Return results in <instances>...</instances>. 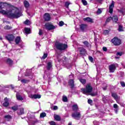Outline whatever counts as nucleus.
Returning <instances> with one entry per match:
<instances>
[{
	"mask_svg": "<svg viewBox=\"0 0 125 125\" xmlns=\"http://www.w3.org/2000/svg\"><path fill=\"white\" fill-rule=\"evenodd\" d=\"M111 42L116 46L122 44V40L117 37H115L111 40Z\"/></svg>",
	"mask_w": 125,
	"mask_h": 125,
	"instance_id": "4",
	"label": "nucleus"
},
{
	"mask_svg": "<svg viewBox=\"0 0 125 125\" xmlns=\"http://www.w3.org/2000/svg\"><path fill=\"white\" fill-rule=\"evenodd\" d=\"M20 41H21V38L19 36L17 37L15 41L16 44H19V43L20 42Z\"/></svg>",
	"mask_w": 125,
	"mask_h": 125,
	"instance_id": "23",
	"label": "nucleus"
},
{
	"mask_svg": "<svg viewBox=\"0 0 125 125\" xmlns=\"http://www.w3.org/2000/svg\"><path fill=\"white\" fill-rule=\"evenodd\" d=\"M3 8V7L2 6V2H0V10H1Z\"/></svg>",
	"mask_w": 125,
	"mask_h": 125,
	"instance_id": "56",
	"label": "nucleus"
},
{
	"mask_svg": "<svg viewBox=\"0 0 125 125\" xmlns=\"http://www.w3.org/2000/svg\"><path fill=\"white\" fill-rule=\"evenodd\" d=\"M92 102H93L92 100H91V99L88 100L87 103L88 104H92Z\"/></svg>",
	"mask_w": 125,
	"mask_h": 125,
	"instance_id": "53",
	"label": "nucleus"
},
{
	"mask_svg": "<svg viewBox=\"0 0 125 125\" xmlns=\"http://www.w3.org/2000/svg\"><path fill=\"white\" fill-rule=\"evenodd\" d=\"M11 87L12 89H14V86H13V85H11Z\"/></svg>",
	"mask_w": 125,
	"mask_h": 125,
	"instance_id": "63",
	"label": "nucleus"
},
{
	"mask_svg": "<svg viewBox=\"0 0 125 125\" xmlns=\"http://www.w3.org/2000/svg\"><path fill=\"white\" fill-rule=\"evenodd\" d=\"M59 25L60 27H62V26L64 25V22L63 21H60Z\"/></svg>",
	"mask_w": 125,
	"mask_h": 125,
	"instance_id": "46",
	"label": "nucleus"
},
{
	"mask_svg": "<svg viewBox=\"0 0 125 125\" xmlns=\"http://www.w3.org/2000/svg\"><path fill=\"white\" fill-rule=\"evenodd\" d=\"M80 83H82V84H85L86 83V80L83 79H80L79 80Z\"/></svg>",
	"mask_w": 125,
	"mask_h": 125,
	"instance_id": "30",
	"label": "nucleus"
},
{
	"mask_svg": "<svg viewBox=\"0 0 125 125\" xmlns=\"http://www.w3.org/2000/svg\"><path fill=\"white\" fill-rule=\"evenodd\" d=\"M68 84L70 85V88L73 89V88L75 87V82L74 81V80L70 79L68 82Z\"/></svg>",
	"mask_w": 125,
	"mask_h": 125,
	"instance_id": "13",
	"label": "nucleus"
},
{
	"mask_svg": "<svg viewBox=\"0 0 125 125\" xmlns=\"http://www.w3.org/2000/svg\"><path fill=\"white\" fill-rule=\"evenodd\" d=\"M2 6L3 7V8L7 6H9V7H13V8L15 7V6L12 5L11 4L6 2H2Z\"/></svg>",
	"mask_w": 125,
	"mask_h": 125,
	"instance_id": "15",
	"label": "nucleus"
},
{
	"mask_svg": "<svg viewBox=\"0 0 125 125\" xmlns=\"http://www.w3.org/2000/svg\"><path fill=\"white\" fill-rule=\"evenodd\" d=\"M72 111L77 112L79 111V106L77 104H75L72 105Z\"/></svg>",
	"mask_w": 125,
	"mask_h": 125,
	"instance_id": "16",
	"label": "nucleus"
},
{
	"mask_svg": "<svg viewBox=\"0 0 125 125\" xmlns=\"http://www.w3.org/2000/svg\"><path fill=\"white\" fill-rule=\"evenodd\" d=\"M39 36H42V30L41 29H39Z\"/></svg>",
	"mask_w": 125,
	"mask_h": 125,
	"instance_id": "55",
	"label": "nucleus"
},
{
	"mask_svg": "<svg viewBox=\"0 0 125 125\" xmlns=\"http://www.w3.org/2000/svg\"><path fill=\"white\" fill-rule=\"evenodd\" d=\"M16 97L17 100H19L20 101H22V100H24V99H23V97L22 96H21V95L18 93L16 94Z\"/></svg>",
	"mask_w": 125,
	"mask_h": 125,
	"instance_id": "19",
	"label": "nucleus"
},
{
	"mask_svg": "<svg viewBox=\"0 0 125 125\" xmlns=\"http://www.w3.org/2000/svg\"><path fill=\"white\" fill-rule=\"evenodd\" d=\"M23 5L25 7V8H28V7L30 6V3L26 0H25L23 1Z\"/></svg>",
	"mask_w": 125,
	"mask_h": 125,
	"instance_id": "20",
	"label": "nucleus"
},
{
	"mask_svg": "<svg viewBox=\"0 0 125 125\" xmlns=\"http://www.w3.org/2000/svg\"><path fill=\"white\" fill-rule=\"evenodd\" d=\"M78 50L80 55H84L86 53V50L83 47H78Z\"/></svg>",
	"mask_w": 125,
	"mask_h": 125,
	"instance_id": "11",
	"label": "nucleus"
},
{
	"mask_svg": "<svg viewBox=\"0 0 125 125\" xmlns=\"http://www.w3.org/2000/svg\"><path fill=\"white\" fill-rule=\"evenodd\" d=\"M109 12L110 13V14H112V13H113V8H109Z\"/></svg>",
	"mask_w": 125,
	"mask_h": 125,
	"instance_id": "54",
	"label": "nucleus"
},
{
	"mask_svg": "<svg viewBox=\"0 0 125 125\" xmlns=\"http://www.w3.org/2000/svg\"><path fill=\"white\" fill-rule=\"evenodd\" d=\"M71 117L75 120H80L82 115H81V112L75 111L72 113Z\"/></svg>",
	"mask_w": 125,
	"mask_h": 125,
	"instance_id": "5",
	"label": "nucleus"
},
{
	"mask_svg": "<svg viewBox=\"0 0 125 125\" xmlns=\"http://www.w3.org/2000/svg\"><path fill=\"white\" fill-rule=\"evenodd\" d=\"M116 114H118V112L119 111V108H115V109L114 110Z\"/></svg>",
	"mask_w": 125,
	"mask_h": 125,
	"instance_id": "60",
	"label": "nucleus"
},
{
	"mask_svg": "<svg viewBox=\"0 0 125 125\" xmlns=\"http://www.w3.org/2000/svg\"><path fill=\"white\" fill-rule=\"evenodd\" d=\"M111 18L112 21H115V23H117V22H118V21L119 20L117 16H113L112 17H111Z\"/></svg>",
	"mask_w": 125,
	"mask_h": 125,
	"instance_id": "25",
	"label": "nucleus"
},
{
	"mask_svg": "<svg viewBox=\"0 0 125 125\" xmlns=\"http://www.w3.org/2000/svg\"><path fill=\"white\" fill-rule=\"evenodd\" d=\"M6 63L7 64H8L9 66H12V64H13V61H12L10 58H8L6 60Z\"/></svg>",
	"mask_w": 125,
	"mask_h": 125,
	"instance_id": "18",
	"label": "nucleus"
},
{
	"mask_svg": "<svg viewBox=\"0 0 125 125\" xmlns=\"http://www.w3.org/2000/svg\"><path fill=\"white\" fill-rule=\"evenodd\" d=\"M111 20L112 17H108L105 21V24H107V23H109V22H110Z\"/></svg>",
	"mask_w": 125,
	"mask_h": 125,
	"instance_id": "35",
	"label": "nucleus"
},
{
	"mask_svg": "<svg viewBox=\"0 0 125 125\" xmlns=\"http://www.w3.org/2000/svg\"><path fill=\"white\" fill-rule=\"evenodd\" d=\"M80 29L83 33H84V32H86L87 30V24L82 23L81 24L79 25Z\"/></svg>",
	"mask_w": 125,
	"mask_h": 125,
	"instance_id": "8",
	"label": "nucleus"
},
{
	"mask_svg": "<svg viewBox=\"0 0 125 125\" xmlns=\"http://www.w3.org/2000/svg\"><path fill=\"white\" fill-rule=\"evenodd\" d=\"M118 31L119 32H123L124 29H123V26L120 25L118 27Z\"/></svg>",
	"mask_w": 125,
	"mask_h": 125,
	"instance_id": "36",
	"label": "nucleus"
},
{
	"mask_svg": "<svg viewBox=\"0 0 125 125\" xmlns=\"http://www.w3.org/2000/svg\"><path fill=\"white\" fill-rule=\"evenodd\" d=\"M116 55L118 56L119 55V56H122L123 55V52H119L116 53Z\"/></svg>",
	"mask_w": 125,
	"mask_h": 125,
	"instance_id": "51",
	"label": "nucleus"
},
{
	"mask_svg": "<svg viewBox=\"0 0 125 125\" xmlns=\"http://www.w3.org/2000/svg\"><path fill=\"white\" fill-rule=\"evenodd\" d=\"M4 118H5V120H6V121H7V122H9L12 119V116H11V115L9 114L5 115L4 116Z\"/></svg>",
	"mask_w": 125,
	"mask_h": 125,
	"instance_id": "17",
	"label": "nucleus"
},
{
	"mask_svg": "<svg viewBox=\"0 0 125 125\" xmlns=\"http://www.w3.org/2000/svg\"><path fill=\"white\" fill-rule=\"evenodd\" d=\"M21 83H28L30 82L29 80H25V79H22L21 81Z\"/></svg>",
	"mask_w": 125,
	"mask_h": 125,
	"instance_id": "33",
	"label": "nucleus"
},
{
	"mask_svg": "<svg viewBox=\"0 0 125 125\" xmlns=\"http://www.w3.org/2000/svg\"><path fill=\"white\" fill-rule=\"evenodd\" d=\"M44 26L46 30H48V31H51L55 29L54 25L52 24L50 22L46 23Z\"/></svg>",
	"mask_w": 125,
	"mask_h": 125,
	"instance_id": "6",
	"label": "nucleus"
},
{
	"mask_svg": "<svg viewBox=\"0 0 125 125\" xmlns=\"http://www.w3.org/2000/svg\"><path fill=\"white\" fill-rule=\"evenodd\" d=\"M24 31L26 34H30V33L31 32V28L25 27L24 28Z\"/></svg>",
	"mask_w": 125,
	"mask_h": 125,
	"instance_id": "29",
	"label": "nucleus"
},
{
	"mask_svg": "<svg viewBox=\"0 0 125 125\" xmlns=\"http://www.w3.org/2000/svg\"><path fill=\"white\" fill-rule=\"evenodd\" d=\"M107 87H108V85H106L104 87H103V90H107Z\"/></svg>",
	"mask_w": 125,
	"mask_h": 125,
	"instance_id": "58",
	"label": "nucleus"
},
{
	"mask_svg": "<svg viewBox=\"0 0 125 125\" xmlns=\"http://www.w3.org/2000/svg\"><path fill=\"white\" fill-rule=\"evenodd\" d=\"M62 59L64 60V61H65V62H69V60H70V59L64 56L63 58H62Z\"/></svg>",
	"mask_w": 125,
	"mask_h": 125,
	"instance_id": "40",
	"label": "nucleus"
},
{
	"mask_svg": "<svg viewBox=\"0 0 125 125\" xmlns=\"http://www.w3.org/2000/svg\"><path fill=\"white\" fill-rule=\"evenodd\" d=\"M83 21H87V22H89V23H93V20H92V19L89 17L84 18Z\"/></svg>",
	"mask_w": 125,
	"mask_h": 125,
	"instance_id": "21",
	"label": "nucleus"
},
{
	"mask_svg": "<svg viewBox=\"0 0 125 125\" xmlns=\"http://www.w3.org/2000/svg\"><path fill=\"white\" fill-rule=\"evenodd\" d=\"M48 54L47 53H44L42 57V59H45V58H46L48 56Z\"/></svg>",
	"mask_w": 125,
	"mask_h": 125,
	"instance_id": "43",
	"label": "nucleus"
},
{
	"mask_svg": "<svg viewBox=\"0 0 125 125\" xmlns=\"http://www.w3.org/2000/svg\"><path fill=\"white\" fill-rule=\"evenodd\" d=\"M51 68H52V63L51 62H48L47 64L46 69L48 71H49Z\"/></svg>",
	"mask_w": 125,
	"mask_h": 125,
	"instance_id": "22",
	"label": "nucleus"
},
{
	"mask_svg": "<svg viewBox=\"0 0 125 125\" xmlns=\"http://www.w3.org/2000/svg\"><path fill=\"white\" fill-rule=\"evenodd\" d=\"M88 59L91 63H93V58H92L91 56H88Z\"/></svg>",
	"mask_w": 125,
	"mask_h": 125,
	"instance_id": "44",
	"label": "nucleus"
},
{
	"mask_svg": "<svg viewBox=\"0 0 125 125\" xmlns=\"http://www.w3.org/2000/svg\"><path fill=\"white\" fill-rule=\"evenodd\" d=\"M5 22L6 23V24H10V21H6Z\"/></svg>",
	"mask_w": 125,
	"mask_h": 125,
	"instance_id": "62",
	"label": "nucleus"
},
{
	"mask_svg": "<svg viewBox=\"0 0 125 125\" xmlns=\"http://www.w3.org/2000/svg\"><path fill=\"white\" fill-rule=\"evenodd\" d=\"M30 21L29 20H26L25 21H24V24L25 25H30Z\"/></svg>",
	"mask_w": 125,
	"mask_h": 125,
	"instance_id": "39",
	"label": "nucleus"
},
{
	"mask_svg": "<svg viewBox=\"0 0 125 125\" xmlns=\"http://www.w3.org/2000/svg\"><path fill=\"white\" fill-rule=\"evenodd\" d=\"M54 110H57L58 109V107L56 105H54L53 107Z\"/></svg>",
	"mask_w": 125,
	"mask_h": 125,
	"instance_id": "59",
	"label": "nucleus"
},
{
	"mask_svg": "<svg viewBox=\"0 0 125 125\" xmlns=\"http://www.w3.org/2000/svg\"><path fill=\"white\" fill-rule=\"evenodd\" d=\"M113 7H115V3L114 2V1H112L111 2V4L109 6L110 8H113Z\"/></svg>",
	"mask_w": 125,
	"mask_h": 125,
	"instance_id": "38",
	"label": "nucleus"
},
{
	"mask_svg": "<svg viewBox=\"0 0 125 125\" xmlns=\"http://www.w3.org/2000/svg\"><path fill=\"white\" fill-rule=\"evenodd\" d=\"M54 119L56 121H57L58 122H60V121H61V118L59 115L55 116Z\"/></svg>",
	"mask_w": 125,
	"mask_h": 125,
	"instance_id": "28",
	"label": "nucleus"
},
{
	"mask_svg": "<svg viewBox=\"0 0 125 125\" xmlns=\"http://www.w3.org/2000/svg\"><path fill=\"white\" fill-rule=\"evenodd\" d=\"M70 2L67 1L65 3V6L66 7V8H69V5H70Z\"/></svg>",
	"mask_w": 125,
	"mask_h": 125,
	"instance_id": "42",
	"label": "nucleus"
},
{
	"mask_svg": "<svg viewBox=\"0 0 125 125\" xmlns=\"http://www.w3.org/2000/svg\"><path fill=\"white\" fill-rule=\"evenodd\" d=\"M55 47L58 50L63 51L66 50L68 48V45L65 43H63L60 42H56L55 43Z\"/></svg>",
	"mask_w": 125,
	"mask_h": 125,
	"instance_id": "2",
	"label": "nucleus"
},
{
	"mask_svg": "<svg viewBox=\"0 0 125 125\" xmlns=\"http://www.w3.org/2000/svg\"><path fill=\"white\" fill-rule=\"evenodd\" d=\"M62 101H63V102H67V101H68V98L66 96L63 97Z\"/></svg>",
	"mask_w": 125,
	"mask_h": 125,
	"instance_id": "41",
	"label": "nucleus"
},
{
	"mask_svg": "<svg viewBox=\"0 0 125 125\" xmlns=\"http://www.w3.org/2000/svg\"><path fill=\"white\" fill-rule=\"evenodd\" d=\"M103 50L104 51H105V52L107 51V47H103Z\"/></svg>",
	"mask_w": 125,
	"mask_h": 125,
	"instance_id": "57",
	"label": "nucleus"
},
{
	"mask_svg": "<svg viewBox=\"0 0 125 125\" xmlns=\"http://www.w3.org/2000/svg\"><path fill=\"white\" fill-rule=\"evenodd\" d=\"M82 2L83 5H84V6L87 5V1L86 0H82Z\"/></svg>",
	"mask_w": 125,
	"mask_h": 125,
	"instance_id": "37",
	"label": "nucleus"
},
{
	"mask_svg": "<svg viewBox=\"0 0 125 125\" xmlns=\"http://www.w3.org/2000/svg\"><path fill=\"white\" fill-rule=\"evenodd\" d=\"M102 13V10L100 8H98L97 11V14H101Z\"/></svg>",
	"mask_w": 125,
	"mask_h": 125,
	"instance_id": "45",
	"label": "nucleus"
},
{
	"mask_svg": "<svg viewBox=\"0 0 125 125\" xmlns=\"http://www.w3.org/2000/svg\"><path fill=\"white\" fill-rule=\"evenodd\" d=\"M46 117V113L45 112H42L40 114V118H44Z\"/></svg>",
	"mask_w": 125,
	"mask_h": 125,
	"instance_id": "34",
	"label": "nucleus"
},
{
	"mask_svg": "<svg viewBox=\"0 0 125 125\" xmlns=\"http://www.w3.org/2000/svg\"><path fill=\"white\" fill-rule=\"evenodd\" d=\"M109 32L110 31L109 30H104V35H108V34H109Z\"/></svg>",
	"mask_w": 125,
	"mask_h": 125,
	"instance_id": "50",
	"label": "nucleus"
},
{
	"mask_svg": "<svg viewBox=\"0 0 125 125\" xmlns=\"http://www.w3.org/2000/svg\"><path fill=\"white\" fill-rule=\"evenodd\" d=\"M4 30H11L12 29V26L9 25H6L4 27Z\"/></svg>",
	"mask_w": 125,
	"mask_h": 125,
	"instance_id": "27",
	"label": "nucleus"
},
{
	"mask_svg": "<svg viewBox=\"0 0 125 125\" xmlns=\"http://www.w3.org/2000/svg\"><path fill=\"white\" fill-rule=\"evenodd\" d=\"M90 95H91V96H92L93 97H94V96H96V95H97V92L91 93L90 94Z\"/></svg>",
	"mask_w": 125,
	"mask_h": 125,
	"instance_id": "47",
	"label": "nucleus"
},
{
	"mask_svg": "<svg viewBox=\"0 0 125 125\" xmlns=\"http://www.w3.org/2000/svg\"><path fill=\"white\" fill-rule=\"evenodd\" d=\"M4 102L2 104L3 107H4L5 108H7L8 106H9V100H8V99L7 97H5L4 99Z\"/></svg>",
	"mask_w": 125,
	"mask_h": 125,
	"instance_id": "12",
	"label": "nucleus"
},
{
	"mask_svg": "<svg viewBox=\"0 0 125 125\" xmlns=\"http://www.w3.org/2000/svg\"><path fill=\"white\" fill-rule=\"evenodd\" d=\"M111 96L112 97H113L115 100H118V99L119 98L118 95L116 93H112Z\"/></svg>",
	"mask_w": 125,
	"mask_h": 125,
	"instance_id": "24",
	"label": "nucleus"
},
{
	"mask_svg": "<svg viewBox=\"0 0 125 125\" xmlns=\"http://www.w3.org/2000/svg\"><path fill=\"white\" fill-rule=\"evenodd\" d=\"M12 110L14 111V112L17 111L18 110V105H16L15 106H13L11 107Z\"/></svg>",
	"mask_w": 125,
	"mask_h": 125,
	"instance_id": "32",
	"label": "nucleus"
},
{
	"mask_svg": "<svg viewBox=\"0 0 125 125\" xmlns=\"http://www.w3.org/2000/svg\"><path fill=\"white\" fill-rule=\"evenodd\" d=\"M43 18L44 21H46V22H48V21H50V19H51V17H50V14H49V13H46L44 14L43 16Z\"/></svg>",
	"mask_w": 125,
	"mask_h": 125,
	"instance_id": "10",
	"label": "nucleus"
},
{
	"mask_svg": "<svg viewBox=\"0 0 125 125\" xmlns=\"http://www.w3.org/2000/svg\"><path fill=\"white\" fill-rule=\"evenodd\" d=\"M113 107L115 109H119V106L118 105V104H113Z\"/></svg>",
	"mask_w": 125,
	"mask_h": 125,
	"instance_id": "49",
	"label": "nucleus"
},
{
	"mask_svg": "<svg viewBox=\"0 0 125 125\" xmlns=\"http://www.w3.org/2000/svg\"><path fill=\"white\" fill-rule=\"evenodd\" d=\"M81 91L83 94H87V93H91L93 91V87L91 86V83H87L85 88H82Z\"/></svg>",
	"mask_w": 125,
	"mask_h": 125,
	"instance_id": "3",
	"label": "nucleus"
},
{
	"mask_svg": "<svg viewBox=\"0 0 125 125\" xmlns=\"http://www.w3.org/2000/svg\"><path fill=\"white\" fill-rule=\"evenodd\" d=\"M5 38L7 41H8V42H13L15 39V36L13 35V34H8L5 37Z\"/></svg>",
	"mask_w": 125,
	"mask_h": 125,
	"instance_id": "7",
	"label": "nucleus"
},
{
	"mask_svg": "<svg viewBox=\"0 0 125 125\" xmlns=\"http://www.w3.org/2000/svg\"><path fill=\"white\" fill-rule=\"evenodd\" d=\"M86 46V47H88L89 46H90V43L87 41H84L82 42Z\"/></svg>",
	"mask_w": 125,
	"mask_h": 125,
	"instance_id": "26",
	"label": "nucleus"
},
{
	"mask_svg": "<svg viewBox=\"0 0 125 125\" xmlns=\"http://www.w3.org/2000/svg\"><path fill=\"white\" fill-rule=\"evenodd\" d=\"M24 108H21L20 109V113H19V115L21 116V115H24Z\"/></svg>",
	"mask_w": 125,
	"mask_h": 125,
	"instance_id": "31",
	"label": "nucleus"
},
{
	"mask_svg": "<svg viewBox=\"0 0 125 125\" xmlns=\"http://www.w3.org/2000/svg\"><path fill=\"white\" fill-rule=\"evenodd\" d=\"M0 41H2V38H1V36H0Z\"/></svg>",
	"mask_w": 125,
	"mask_h": 125,
	"instance_id": "64",
	"label": "nucleus"
},
{
	"mask_svg": "<svg viewBox=\"0 0 125 125\" xmlns=\"http://www.w3.org/2000/svg\"><path fill=\"white\" fill-rule=\"evenodd\" d=\"M0 10V12L2 13V14L7 15L8 18L10 19H18L19 17H21L22 15L21 11H20L17 7H14V8L8 11L2 9Z\"/></svg>",
	"mask_w": 125,
	"mask_h": 125,
	"instance_id": "1",
	"label": "nucleus"
},
{
	"mask_svg": "<svg viewBox=\"0 0 125 125\" xmlns=\"http://www.w3.org/2000/svg\"><path fill=\"white\" fill-rule=\"evenodd\" d=\"M49 124L50 125H56V124L54 121H50V122H49Z\"/></svg>",
	"mask_w": 125,
	"mask_h": 125,
	"instance_id": "48",
	"label": "nucleus"
},
{
	"mask_svg": "<svg viewBox=\"0 0 125 125\" xmlns=\"http://www.w3.org/2000/svg\"><path fill=\"white\" fill-rule=\"evenodd\" d=\"M120 83L121 84V86H122L123 87H125V83L124 82H121Z\"/></svg>",
	"mask_w": 125,
	"mask_h": 125,
	"instance_id": "52",
	"label": "nucleus"
},
{
	"mask_svg": "<svg viewBox=\"0 0 125 125\" xmlns=\"http://www.w3.org/2000/svg\"><path fill=\"white\" fill-rule=\"evenodd\" d=\"M39 121L38 120L34 121H33V125H35V124H37V123H38Z\"/></svg>",
	"mask_w": 125,
	"mask_h": 125,
	"instance_id": "61",
	"label": "nucleus"
},
{
	"mask_svg": "<svg viewBox=\"0 0 125 125\" xmlns=\"http://www.w3.org/2000/svg\"><path fill=\"white\" fill-rule=\"evenodd\" d=\"M42 97V96L39 94L31 95L30 98L31 99H40Z\"/></svg>",
	"mask_w": 125,
	"mask_h": 125,
	"instance_id": "14",
	"label": "nucleus"
},
{
	"mask_svg": "<svg viewBox=\"0 0 125 125\" xmlns=\"http://www.w3.org/2000/svg\"><path fill=\"white\" fill-rule=\"evenodd\" d=\"M116 65L115 64H111L108 66V69L109 73H114L116 71Z\"/></svg>",
	"mask_w": 125,
	"mask_h": 125,
	"instance_id": "9",
	"label": "nucleus"
}]
</instances>
